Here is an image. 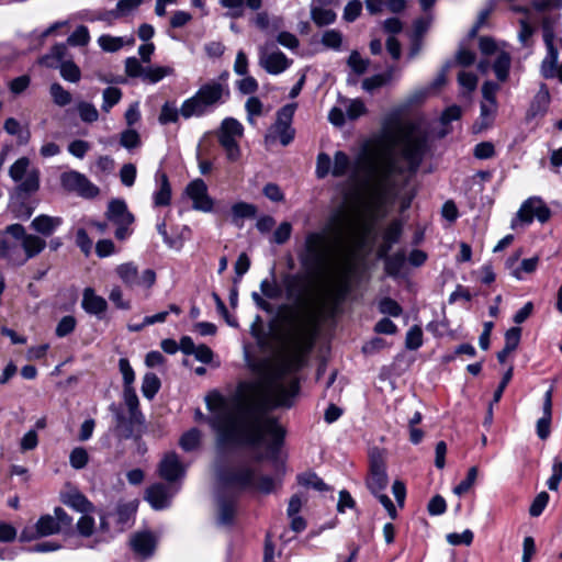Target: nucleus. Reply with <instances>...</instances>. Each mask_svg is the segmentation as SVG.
<instances>
[{
	"label": "nucleus",
	"mask_w": 562,
	"mask_h": 562,
	"mask_svg": "<svg viewBox=\"0 0 562 562\" xmlns=\"http://www.w3.org/2000/svg\"><path fill=\"white\" fill-rule=\"evenodd\" d=\"M290 313L282 316L285 328L280 351L263 381L251 383L229 409L223 397L209 402L214 412L210 424L217 434V446L246 445L267 449L276 454L283 442L284 429L269 412L277 407H291L299 393V381L288 375L299 371L314 346L315 324L303 318L292 307L282 305Z\"/></svg>",
	"instance_id": "1"
},
{
	"label": "nucleus",
	"mask_w": 562,
	"mask_h": 562,
	"mask_svg": "<svg viewBox=\"0 0 562 562\" xmlns=\"http://www.w3.org/2000/svg\"><path fill=\"white\" fill-rule=\"evenodd\" d=\"M220 490L235 492L256 491L263 494L271 493L276 487V480L270 475H259L248 463L222 469L217 472Z\"/></svg>",
	"instance_id": "2"
},
{
	"label": "nucleus",
	"mask_w": 562,
	"mask_h": 562,
	"mask_svg": "<svg viewBox=\"0 0 562 562\" xmlns=\"http://www.w3.org/2000/svg\"><path fill=\"white\" fill-rule=\"evenodd\" d=\"M228 95L229 89L226 83L211 80L202 85L194 95L182 102L181 116L186 120L192 116H202L212 108L223 103Z\"/></svg>",
	"instance_id": "3"
},
{
	"label": "nucleus",
	"mask_w": 562,
	"mask_h": 562,
	"mask_svg": "<svg viewBox=\"0 0 562 562\" xmlns=\"http://www.w3.org/2000/svg\"><path fill=\"white\" fill-rule=\"evenodd\" d=\"M299 260L303 268L313 272L327 271L339 265V261L331 258L326 234L319 232L306 235Z\"/></svg>",
	"instance_id": "4"
},
{
	"label": "nucleus",
	"mask_w": 562,
	"mask_h": 562,
	"mask_svg": "<svg viewBox=\"0 0 562 562\" xmlns=\"http://www.w3.org/2000/svg\"><path fill=\"white\" fill-rule=\"evenodd\" d=\"M395 171L396 165L390 159L381 161L372 169L368 183V202L372 209L379 210L394 194L393 175Z\"/></svg>",
	"instance_id": "5"
},
{
	"label": "nucleus",
	"mask_w": 562,
	"mask_h": 562,
	"mask_svg": "<svg viewBox=\"0 0 562 562\" xmlns=\"http://www.w3.org/2000/svg\"><path fill=\"white\" fill-rule=\"evenodd\" d=\"M244 135V126L234 117H226L222 121L217 132V138L221 146L231 161H236L240 157L238 140Z\"/></svg>",
	"instance_id": "6"
},
{
	"label": "nucleus",
	"mask_w": 562,
	"mask_h": 562,
	"mask_svg": "<svg viewBox=\"0 0 562 562\" xmlns=\"http://www.w3.org/2000/svg\"><path fill=\"white\" fill-rule=\"evenodd\" d=\"M296 104L291 103L282 106L277 112L276 123L269 128L265 136L266 144H272L277 138L283 146H288L294 138L295 131L292 128V120Z\"/></svg>",
	"instance_id": "7"
},
{
	"label": "nucleus",
	"mask_w": 562,
	"mask_h": 562,
	"mask_svg": "<svg viewBox=\"0 0 562 562\" xmlns=\"http://www.w3.org/2000/svg\"><path fill=\"white\" fill-rule=\"evenodd\" d=\"M105 217L110 224L115 226V238L125 240L131 234V226L134 222V215L128 211L125 201L113 199L109 202Z\"/></svg>",
	"instance_id": "8"
},
{
	"label": "nucleus",
	"mask_w": 562,
	"mask_h": 562,
	"mask_svg": "<svg viewBox=\"0 0 562 562\" xmlns=\"http://www.w3.org/2000/svg\"><path fill=\"white\" fill-rule=\"evenodd\" d=\"M9 176L19 183V191L26 194L36 192L40 188V171L37 168L31 167V161L26 157L19 158L10 167Z\"/></svg>",
	"instance_id": "9"
},
{
	"label": "nucleus",
	"mask_w": 562,
	"mask_h": 562,
	"mask_svg": "<svg viewBox=\"0 0 562 562\" xmlns=\"http://www.w3.org/2000/svg\"><path fill=\"white\" fill-rule=\"evenodd\" d=\"M334 277L333 285L329 290V300L333 304L341 303L350 290V273L352 271V263L349 256H344L339 260V265L327 270Z\"/></svg>",
	"instance_id": "10"
},
{
	"label": "nucleus",
	"mask_w": 562,
	"mask_h": 562,
	"mask_svg": "<svg viewBox=\"0 0 562 562\" xmlns=\"http://www.w3.org/2000/svg\"><path fill=\"white\" fill-rule=\"evenodd\" d=\"M5 233L14 239L21 241V247L24 251V257H21L16 251L18 260H23V265L40 255L46 247V241L38 235L27 234L24 226L21 224H11L5 227Z\"/></svg>",
	"instance_id": "11"
},
{
	"label": "nucleus",
	"mask_w": 562,
	"mask_h": 562,
	"mask_svg": "<svg viewBox=\"0 0 562 562\" xmlns=\"http://www.w3.org/2000/svg\"><path fill=\"white\" fill-rule=\"evenodd\" d=\"M387 484L384 452L379 448H372L369 452V475L366 485L373 495H378L387 487Z\"/></svg>",
	"instance_id": "12"
},
{
	"label": "nucleus",
	"mask_w": 562,
	"mask_h": 562,
	"mask_svg": "<svg viewBox=\"0 0 562 562\" xmlns=\"http://www.w3.org/2000/svg\"><path fill=\"white\" fill-rule=\"evenodd\" d=\"M426 147V137L415 133L412 126L403 131L402 153L407 160L411 171H416L419 167Z\"/></svg>",
	"instance_id": "13"
},
{
	"label": "nucleus",
	"mask_w": 562,
	"mask_h": 562,
	"mask_svg": "<svg viewBox=\"0 0 562 562\" xmlns=\"http://www.w3.org/2000/svg\"><path fill=\"white\" fill-rule=\"evenodd\" d=\"M61 187L85 199H93L100 193V189L93 184L83 173L76 170L63 172L60 176Z\"/></svg>",
	"instance_id": "14"
},
{
	"label": "nucleus",
	"mask_w": 562,
	"mask_h": 562,
	"mask_svg": "<svg viewBox=\"0 0 562 562\" xmlns=\"http://www.w3.org/2000/svg\"><path fill=\"white\" fill-rule=\"evenodd\" d=\"M116 274L122 282L130 289L135 286L151 288L156 281V273L151 269H146L142 273L133 262H125L116 267Z\"/></svg>",
	"instance_id": "15"
},
{
	"label": "nucleus",
	"mask_w": 562,
	"mask_h": 562,
	"mask_svg": "<svg viewBox=\"0 0 562 562\" xmlns=\"http://www.w3.org/2000/svg\"><path fill=\"white\" fill-rule=\"evenodd\" d=\"M111 409L114 412L115 434L119 439L138 438L140 436L145 423L144 415L128 414L126 416L114 406H111Z\"/></svg>",
	"instance_id": "16"
},
{
	"label": "nucleus",
	"mask_w": 562,
	"mask_h": 562,
	"mask_svg": "<svg viewBox=\"0 0 562 562\" xmlns=\"http://www.w3.org/2000/svg\"><path fill=\"white\" fill-rule=\"evenodd\" d=\"M272 44L266 43L259 47V65L271 75H279L285 71L292 60L280 50H270Z\"/></svg>",
	"instance_id": "17"
},
{
	"label": "nucleus",
	"mask_w": 562,
	"mask_h": 562,
	"mask_svg": "<svg viewBox=\"0 0 562 562\" xmlns=\"http://www.w3.org/2000/svg\"><path fill=\"white\" fill-rule=\"evenodd\" d=\"M517 217L527 224H530L533 218L546 223L551 217V211L540 198L531 196L521 204Z\"/></svg>",
	"instance_id": "18"
},
{
	"label": "nucleus",
	"mask_w": 562,
	"mask_h": 562,
	"mask_svg": "<svg viewBox=\"0 0 562 562\" xmlns=\"http://www.w3.org/2000/svg\"><path fill=\"white\" fill-rule=\"evenodd\" d=\"M329 225L338 241L351 239L356 233L355 218L342 210L331 215Z\"/></svg>",
	"instance_id": "19"
},
{
	"label": "nucleus",
	"mask_w": 562,
	"mask_h": 562,
	"mask_svg": "<svg viewBox=\"0 0 562 562\" xmlns=\"http://www.w3.org/2000/svg\"><path fill=\"white\" fill-rule=\"evenodd\" d=\"M187 193L193 201V209L210 212L213 206L212 199L207 195V187L202 179H195L187 187Z\"/></svg>",
	"instance_id": "20"
},
{
	"label": "nucleus",
	"mask_w": 562,
	"mask_h": 562,
	"mask_svg": "<svg viewBox=\"0 0 562 562\" xmlns=\"http://www.w3.org/2000/svg\"><path fill=\"white\" fill-rule=\"evenodd\" d=\"M81 307L90 315L102 318L108 310V302L98 295L92 288H86L82 292Z\"/></svg>",
	"instance_id": "21"
},
{
	"label": "nucleus",
	"mask_w": 562,
	"mask_h": 562,
	"mask_svg": "<svg viewBox=\"0 0 562 562\" xmlns=\"http://www.w3.org/2000/svg\"><path fill=\"white\" fill-rule=\"evenodd\" d=\"M186 469L175 452L167 453L159 464L160 476L173 482L184 475Z\"/></svg>",
	"instance_id": "22"
},
{
	"label": "nucleus",
	"mask_w": 562,
	"mask_h": 562,
	"mask_svg": "<svg viewBox=\"0 0 562 562\" xmlns=\"http://www.w3.org/2000/svg\"><path fill=\"white\" fill-rule=\"evenodd\" d=\"M282 282L285 290L286 299L295 302L296 304H301L304 301L305 289L303 285V280L300 274H284L282 278Z\"/></svg>",
	"instance_id": "23"
},
{
	"label": "nucleus",
	"mask_w": 562,
	"mask_h": 562,
	"mask_svg": "<svg viewBox=\"0 0 562 562\" xmlns=\"http://www.w3.org/2000/svg\"><path fill=\"white\" fill-rule=\"evenodd\" d=\"M131 547L135 553L148 558L154 553L156 540L150 532L135 533L130 540Z\"/></svg>",
	"instance_id": "24"
},
{
	"label": "nucleus",
	"mask_w": 562,
	"mask_h": 562,
	"mask_svg": "<svg viewBox=\"0 0 562 562\" xmlns=\"http://www.w3.org/2000/svg\"><path fill=\"white\" fill-rule=\"evenodd\" d=\"M236 510V499L225 497V491L218 490L217 519L221 525L232 524Z\"/></svg>",
	"instance_id": "25"
},
{
	"label": "nucleus",
	"mask_w": 562,
	"mask_h": 562,
	"mask_svg": "<svg viewBox=\"0 0 562 562\" xmlns=\"http://www.w3.org/2000/svg\"><path fill=\"white\" fill-rule=\"evenodd\" d=\"M220 4L228 10V15L234 19L241 18L245 13V7L252 11H258L262 5V0H220Z\"/></svg>",
	"instance_id": "26"
},
{
	"label": "nucleus",
	"mask_w": 562,
	"mask_h": 562,
	"mask_svg": "<svg viewBox=\"0 0 562 562\" xmlns=\"http://www.w3.org/2000/svg\"><path fill=\"white\" fill-rule=\"evenodd\" d=\"M549 103L550 93L547 86L542 83L530 103L527 112V120H532L538 115H543L549 108Z\"/></svg>",
	"instance_id": "27"
},
{
	"label": "nucleus",
	"mask_w": 562,
	"mask_h": 562,
	"mask_svg": "<svg viewBox=\"0 0 562 562\" xmlns=\"http://www.w3.org/2000/svg\"><path fill=\"white\" fill-rule=\"evenodd\" d=\"M63 220L58 216L41 214L33 218L31 227L38 234L49 237L61 225Z\"/></svg>",
	"instance_id": "28"
},
{
	"label": "nucleus",
	"mask_w": 562,
	"mask_h": 562,
	"mask_svg": "<svg viewBox=\"0 0 562 562\" xmlns=\"http://www.w3.org/2000/svg\"><path fill=\"white\" fill-rule=\"evenodd\" d=\"M171 495L168 493V488L157 483L151 485L146 491V499L155 509H164L169 506Z\"/></svg>",
	"instance_id": "29"
},
{
	"label": "nucleus",
	"mask_w": 562,
	"mask_h": 562,
	"mask_svg": "<svg viewBox=\"0 0 562 562\" xmlns=\"http://www.w3.org/2000/svg\"><path fill=\"white\" fill-rule=\"evenodd\" d=\"M255 25L263 32H274L283 26L281 16H270L268 12H258L254 18Z\"/></svg>",
	"instance_id": "30"
},
{
	"label": "nucleus",
	"mask_w": 562,
	"mask_h": 562,
	"mask_svg": "<svg viewBox=\"0 0 562 562\" xmlns=\"http://www.w3.org/2000/svg\"><path fill=\"white\" fill-rule=\"evenodd\" d=\"M496 110H497L496 101H492V102L482 101L480 119L474 125V128L476 132H481V131L490 127L493 124Z\"/></svg>",
	"instance_id": "31"
},
{
	"label": "nucleus",
	"mask_w": 562,
	"mask_h": 562,
	"mask_svg": "<svg viewBox=\"0 0 562 562\" xmlns=\"http://www.w3.org/2000/svg\"><path fill=\"white\" fill-rule=\"evenodd\" d=\"M156 180L159 182V190L154 195L155 204L158 206L168 205L171 199V188L168 177L162 171H157Z\"/></svg>",
	"instance_id": "32"
},
{
	"label": "nucleus",
	"mask_w": 562,
	"mask_h": 562,
	"mask_svg": "<svg viewBox=\"0 0 562 562\" xmlns=\"http://www.w3.org/2000/svg\"><path fill=\"white\" fill-rule=\"evenodd\" d=\"M64 504L76 509L77 512L87 514L92 510V504L81 493L74 491L64 496Z\"/></svg>",
	"instance_id": "33"
},
{
	"label": "nucleus",
	"mask_w": 562,
	"mask_h": 562,
	"mask_svg": "<svg viewBox=\"0 0 562 562\" xmlns=\"http://www.w3.org/2000/svg\"><path fill=\"white\" fill-rule=\"evenodd\" d=\"M36 537H45L60 531L59 521L52 515L42 516L36 525Z\"/></svg>",
	"instance_id": "34"
},
{
	"label": "nucleus",
	"mask_w": 562,
	"mask_h": 562,
	"mask_svg": "<svg viewBox=\"0 0 562 562\" xmlns=\"http://www.w3.org/2000/svg\"><path fill=\"white\" fill-rule=\"evenodd\" d=\"M66 52L67 47L64 44H56L41 58L40 63L48 68H57L64 61Z\"/></svg>",
	"instance_id": "35"
},
{
	"label": "nucleus",
	"mask_w": 562,
	"mask_h": 562,
	"mask_svg": "<svg viewBox=\"0 0 562 562\" xmlns=\"http://www.w3.org/2000/svg\"><path fill=\"white\" fill-rule=\"evenodd\" d=\"M260 291L265 297L270 300H277L281 297L282 289L276 280L274 268L271 269V278L263 279L260 282Z\"/></svg>",
	"instance_id": "36"
},
{
	"label": "nucleus",
	"mask_w": 562,
	"mask_h": 562,
	"mask_svg": "<svg viewBox=\"0 0 562 562\" xmlns=\"http://www.w3.org/2000/svg\"><path fill=\"white\" fill-rule=\"evenodd\" d=\"M512 58L508 53L501 52L494 64L493 70L499 81H506L510 69Z\"/></svg>",
	"instance_id": "37"
},
{
	"label": "nucleus",
	"mask_w": 562,
	"mask_h": 562,
	"mask_svg": "<svg viewBox=\"0 0 562 562\" xmlns=\"http://www.w3.org/2000/svg\"><path fill=\"white\" fill-rule=\"evenodd\" d=\"M159 387H160V381L155 373L147 372L143 376L142 393L146 398H148V400L154 398V396L159 391Z\"/></svg>",
	"instance_id": "38"
},
{
	"label": "nucleus",
	"mask_w": 562,
	"mask_h": 562,
	"mask_svg": "<svg viewBox=\"0 0 562 562\" xmlns=\"http://www.w3.org/2000/svg\"><path fill=\"white\" fill-rule=\"evenodd\" d=\"M175 69L170 66H155L148 67L145 71L144 81L149 83H157L165 77L173 75Z\"/></svg>",
	"instance_id": "39"
},
{
	"label": "nucleus",
	"mask_w": 562,
	"mask_h": 562,
	"mask_svg": "<svg viewBox=\"0 0 562 562\" xmlns=\"http://www.w3.org/2000/svg\"><path fill=\"white\" fill-rule=\"evenodd\" d=\"M200 442L201 431L198 428H191L184 432L179 440L180 447L187 452L195 450L200 446Z\"/></svg>",
	"instance_id": "40"
},
{
	"label": "nucleus",
	"mask_w": 562,
	"mask_h": 562,
	"mask_svg": "<svg viewBox=\"0 0 562 562\" xmlns=\"http://www.w3.org/2000/svg\"><path fill=\"white\" fill-rule=\"evenodd\" d=\"M312 20L315 24L323 26L333 23L336 19V13L330 9H325L313 4L311 9Z\"/></svg>",
	"instance_id": "41"
},
{
	"label": "nucleus",
	"mask_w": 562,
	"mask_h": 562,
	"mask_svg": "<svg viewBox=\"0 0 562 562\" xmlns=\"http://www.w3.org/2000/svg\"><path fill=\"white\" fill-rule=\"evenodd\" d=\"M299 484L318 492L328 491V485L315 473H303L297 476Z\"/></svg>",
	"instance_id": "42"
},
{
	"label": "nucleus",
	"mask_w": 562,
	"mask_h": 562,
	"mask_svg": "<svg viewBox=\"0 0 562 562\" xmlns=\"http://www.w3.org/2000/svg\"><path fill=\"white\" fill-rule=\"evenodd\" d=\"M122 99V91L115 87H109L102 92V105L101 109L105 113H109L110 110L120 102Z\"/></svg>",
	"instance_id": "43"
},
{
	"label": "nucleus",
	"mask_w": 562,
	"mask_h": 562,
	"mask_svg": "<svg viewBox=\"0 0 562 562\" xmlns=\"http://www.w3.org/2000/svg\"><path fill=\"white\" fill-rule=\"evenodd\" d=\"M57 68H59L60 76L66 81L76 83L81 78V71L72 60H65Z\"/></svg>",
	"instance_id": "44"
},
{
	"label": "nucleus",
	"mask_w": 562,
	"mask_h": 562,
	"mask_svg": "<svg viewBox=\"0 0 562 562\" xmlns=\"http://www.w3.org/2000/svg\"><path fill=\"white\" fill-rule=\"evenodd\" d=\"M179 115H181L180 109H178L173 103L165 102L161 106L158 122L161 125L176 123L179 119Z\"/></svg>",
	"instance_id": "45"
},
{
	"label": "nucleus",
	"mask_w": 562,
	"mask_h": 562,
	"mask_svg": "<svg viewBox=\"0 0 562 562\" xmlns=\"http://www.w3.org/2000/svg\"><path fill=\"white\" fill-rule=\"evenodd\" d=\"M385 271L389 276H397L405 263V252L398 251L385 258Z\"/></svg>",
	"instance_id": "46"
},
{
	"label": "nucleus",
	"mask_w": 562,
	"mask_h": 562,
	"mask_svg": "<svg viewBox=\"0 0 562 562\" xmlns=\"http://www.w3.org/2000/svg\"><path fill=\"white\" fill-rule=\"evenodd\" d=\"M49 92L54 103L59 106H65L71 102V94L58 82L50 86Z\"/></svg>",
	"instance_id": "47"
},
{
	"label": "nucleus",
	"mask_w": 562,
	"mask_h": 562,
	"mask_svg": "<svg viewBox=\"0 0 562 562\" xmlns=\"http://www.w3.org/2000/svg\"><path fill=\"white\" fill-rule=\"evenodd\" d=\"M552 411H542V416L537 420V435L541 440H546L551 432Z\"/></svg>",
	"instance_id": "48"
},
{
	"label": "nucleus",
	"mask_w": 562,
	"mask_h": 562,
	"mask_svg": "<svg viewBox=\"0 0 562 562\" xmlns=\"http://www.w3.org/2000/svg\"><path fill=\"white\" fill-rule=\"evenodd\" d=\"M479 475L477 467H471L467 473V477L462 480L454 488L453 493L456 495L465 494L475 483Z\"/></svg>",
	"instance_id": "49"
},
{
	"label": "nucleus",
	"mask_w": 562,
	"mask_h": 562,
	"mask_svg": "<svg viewBox=\"0 0 562 562\" xmlns=\"http://www.w3.org/2000/svg\"><path fill=\"white\" fill-rule=\"evenodd\" d=\"M348 66L357 75H363L369 67V59H364L360 56L358 50H352L347 60Z\"/></svg>",
	"instance_id": "50"
},
{
	"label": "nucleus",
	"mask_w": 562,
	"mask_h": 562,
	"mask_svg": "<svg viewBox=\"0 0 562 562\" xmlns=\"http://www.w3.org/2000/svg\"><path fill=\"white\" fill-rule=\"evenodd\" d=\"M77 110L81 121L86 123H93L99 119V112L92 103L85 101L79 102L77 105Z\"/></svg>",
	"instance_id": "51"
},
{
	"label": "nucleus",
	"mask_w": 562,
	"mask_h": 562,
	"mask_svg": "<svg viewBox=\"0 0 562 562\" xmlns=\"http://www.w3.org/2000/svg\"><path fill=\"white\" fill-rule=\"evenodd\" d=\"M423 345V330L414 325L408 329L405 337V347L409 350H416Z\"/></svg>",
	"instance_id": "52"
},
{
	"label": "nucleus",
	"mask_w": 562,
	"mask_h": 562,
	"mask_svg": "<svg viewBox=\"0 0 562 562\" xmlns=\"http://www.w3.org/2000/svg\"><path fill=\"white\" fill-rule=\"evenodd\" d=\"M350 165L348 156L344 151H336L331 173L335 177H341L347 173Z\"/></svg>",
	"instance_id": "53"
},
{
	"label": "nucleus",
	"mask_w": 562,
	"mask_h": 562,
	"mask_svg": "<svg viewBox=\"0 0 562 562\" xmlns=\"http://www.w3.org/2000/svg\"><path fill=\"white\" fill-rule=\"evenodd\" d=\"M123 397L128 408V414L143 415L139 411V401L134 386L124 387Z\"/></svg>",
	"instance_id": "54"
},
{
	"label": "nucleus",
	"mask_w": 562,
	"mask_h": 562,
	"mask_svg": "<svg viewBox=\"0 0 562 562\" xmlns=\"http://www.w3.org/2000/svg\"><path fill=\"white\" fill-rule=\"evenodd\" d=\"M558 67V52H554V57L550 52L541 64V74L544 78H554Z\"/></svg>",
	"instance_id": "55"
},
{
	"label": "nucleus",
	"mask_w": 562,
	"mask_h": 562,
	"mask_svg": "<svg viewBox=\"0 0 562 562\" xmlns=\"http://www.w3.org/2000/svg\"><path fill=\"white\" fill-rule=\"evenodd\" d=\"M0 256L5 258L9 262L22 266L23 260H18L16 258V246L11 245L8 240L0 237Z\"/></svg>",
	"instance_id": "56"
},
{
	"label": "nucleus",
	"mask_w": 562,
	"mask_h": 562,
	"mask_svg": "<svg viewBox=\"0 0 562 562\" xmlns=\"http://www.w3.org/2000/svg\"><path fill=\"white\" fill-rule=\"evenodd\" d=\"M321 42L324 46L338 50L342 43V34L337 30H327L324 32Z\"/></svg>",
	"instance_id": "57"
},
{
	"label": "nucleus",
	"mask_w": 562,
	"mask_h": 562,
	"mask_svg": "<svg viewBox=\"0 0 562 562\" xmlns=\"http://www.w3.org/2000/svg\"><path fill=\"white\" fill-rule=\"evenodd\" d=\"M379 311L393 317L400 316L403 312L401 305L391 297H384L379 302Z\"/></svg>",
	"instance_id": "58"
},
{
	"label": "nucleus",
	"mask_w": 562,
	"mask_h": 562,
	"mask_svg": "<svg viewBox=\"0 0 562 562\" xmlns=\"http://www.w3.org/2000/svg\"><path fill=\"white\" fill-rule=\"evenodd\" d=\"M146 68L142 66L136 57H128L125 60V74L131 78L144 80Z\"/></svg>",
	"instance_id": "59"
},
{
	"label": "nucleus",
	"mask_w": 562,
	"mask_h": 562,
	"mask_svg": "<svg viewBox=\"0 0 562 562\" xmlns=\"http://www.w3.org/2000/svg\"><path fill=\"white\" fill-rule=\"evenodd\" d=\"M98 43L103 50L113 53L123 47L124 40L123 37L102 35L99 37Z\"/></svg>",
	"instance_id": "60"
},
{
	"label": "nucleus",
	"mask_w": 562,
	"mask_h": 562,
	"mask_svg": "<svg viewBox=\"0 0 562 562\" xmlns=\"http://www.w3.org/2000/svg\"><path fill=\"white\" fill-rule=\"evenodd\" d=\"M403 231V224L401 221H393L383 233V240L390 244H395L398 241Z\"/></svg>",
	"instance_id": "61"
},
{
	"label": "nucleus",
	"mask_w": 562,
	"mask_h": 562,
	"mask_svg": "<svg viewBox=\"0 0 562 562\" xmlns=\"http://www.w3.org/2000/svg\"><path fill=\"white\" fill-rule=\"evenodd\" d=\"M120 144L126 149L136 148L140 145L139 134L132 128L125 130L121 134Z\"/></svg>",
	"instance_id": "62"
},
{
	"label": "nucleus",
	"mask_w": 562,
	"mask_h": 562,
	"mask_svg": "<svg viewBox=\"0 0 562 562\" xmlns=\"http://www.w3.org/2000/svg\"><path fill=\"white\" fill-rule=\"evenodd\" d=\"M549 494L547 492H540L533 499L529 508V515L531 517H538L542 514L549 503Z\"/></svg>",
	"instance_id": "63"
},
{
	"label": "nucleus",
	"mask_w": 562,
	"mask_h": 562,
	"mask_svg": "<svg viewBox=\"0 0 562 562\" xmlns=\"http://www.w3.org/2000/svg\"><path fill=\"white\" fill-rule=\"evenodd\" d=\"M88 452L81 447L75 448L69 456V462L74 469L85 468L88 463Z\"/></svg>",
	"instance_id": "64"
}]
</instances>
